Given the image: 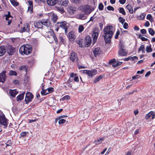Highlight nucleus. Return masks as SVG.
Here are the masks:
<instances>
[{
    "mask_svg": "<svg viewBox=\"0 0 155 155\" xmlns=\"http://www.w3.org/2000/svg\"><path fill=\"white\" fill-rule=\"evenodd\" d=\"M77 75L76 74H74L73 73H72L70 74V77L71 78H73L74 77H75Z\"/></svg>",
    "mask_w": 155,
    "mask_h": 155,
    "instance_id": "680f3d73",
    "label": "nucleus"
},
{
    "mask_svg": "<svg viewBox=\"0 0 155 155\" xmlns=\"http://www.w3.org/2000/svg\"><path fill=\"white\" fill-rule=\"evenodd\" d=\"M58 123L59 124H62L65 122V120L64 119H61L59 120Z\"/></svg>",
    "mask_w": 155,
    "mask_h": 155,
    "instance_id": "09e8293b",
    "label": "nucleus"
},
{
    "mask_svg": "<svg viewBox=\"0 0 155 155\" xmlns=\"http://www.w3.org/2000/svg\"><path fill=\"white\" fill-rule=\"evenodd\" d=\"M19 70L20 71H23L26 72L27 70V67L26 66L23 65L21 66Z\"/></svg>",
    "mask_w": 155,
    "mask_h": 155,
    "instance_id": "ea45409f",
    "label": "nucleus"
},
{
    "mask_svg": "<svg viewBox=\"0 0 155 155\" xmlns=\"http://www.w3.org/2000/svg\"><path fill=\"white\" fill-rule=\"evenodd\" d=\"M122 63V62H118L117 63L115 64H113L112 66L114 68L115 67H117L118 66H119Z\"/></svg>",
    "mask_w": 155,
    "mask_h": 155,
    "instance_id": "c03bdc74",
    "label": "nucleus"
},
{
    "mask_svg": "<svg viewBox=\"0 0 155 155\" xmlns=\"http://www.w3.org/2000/svg\"><path fill=\"white\" fill-rule=\"evenodd\" d=\"M113 28L112 26H108L104 29V35L103 36L107 44H109L111 42L110 39L113 35Z\"/></svg>",
    "mask_w": 155,
    "mask_h": 155,
    "instance_id": "f257e3e1",
    "label": "nucleus"
},
{
    "mask_svg": "<svg viewBox=\"0 0 155 155\" xmlns=\"http://www.w3.org/2000/svg\"><path fill=\"white\" fill-rule=\"evenodd\" d=\"M153 114V111H151L149 112L148 114H147L145 117V118L146 119H148L149 118L152 114Z\"/></svg>",
    "mask_w": 155,
    "mask_h": 155,
    "instance_id": "de8ad7c7",
    "label": "nucleus"
},
{
    "mask_svg": "<svg viewBox=\"0 0 155 155\" xmlns=\"http://www.w3.org/2000/svg\"><path fill=\"white\" fill-rule=\"evenodd\" d=\"M47 91H48V92H49V93H52L54 91V88L52 87H50L47 89Z\"/></svg>",
    "mask_w": 155,
    "mask_h": 155,
    "instance_id": "5fc2aeb1",
    "label": "nucleus"
},
{
    "mask_svg": "<svg viewBox=\"0 0 155 155\" xmlns=\"http://www.w3.org/2000/svg\"><path fill=\"white\" fill-rule=\"evenodd\" d=\"M99 9L100 10H102L104 8V5L102 3H100L99 4L98 6Z\"/></svg>",
    "mask_w": 155,
    "mask_h": 155,
    "instance_id": "3c124183",
    "label": "nucleus"
},
{
    "mask_svg": "<svg viewBox=\"0 0 155 155\" xmlns=\"http://www.w3.org/2000/svg\"><path fill=\"white\" fill-rule=\"evenodd\" d=\"M29 134L28 132H22L20 134V136L22 137H24Z\"/></svg>",
    "mask_w": 155,
    "mask_h": 155,
    "instance_id": "37998d69",
    "label": "nucleus"
},
{
    "mask_svg": "<svg viewBox=\"0 0 155 155\" xmlns=\"http://www.w3.org/2000/svg\"><path fill=\"white\" fill-rule=\"evenodd\" d=\"M123 27L125 29H127L128 28V24L126 22L124 23L123 25Z\"/></svg>",
    "mask_w": 155,
    "mask_h": 155,
    "instance_id": "13d9d810",
    "label": "nucleus"
},
{
    "mask_svg": "<svg viewBox=\"0 0 155 155\" xmlns=\"http://www.w3.org/2000/svg\"><path fill=\"white\" fill-rule=\"evenodd\" d=\"M119 12L120 13L122 14L123 15H126V12L125 11L124 9V8L122 7H120L119 8Z\"/></svg>",
    "mask_w": 155,
    "mask_h": 155,
    "instance_id": "4c0bfd02",
    "label": "nucleus"
},
{
    "mask_svg": "<svg viewBox=\"0 0 155 155\" xmlns=\"http://www.w3.org/2000/svg\"><path fill=\"white\" fill-rule=\"evenodd\" d=\"M84 27L83 25H80L79 26L78 30L79 33H81L84 30Z\"/></svg>",
    "mask_w": 155,
    "mask_h": 155,
    "instance_id": "58836bf2",
    "label": "nucleus"
},
{
    "mask_svg": "<svg viewBox=\"0 0 155 155\" xmlns=\"http://www.w3.org/2000/svg\"><path fill=\"white\" fill-rule=\"evenodd\" d=\"M93 53L95 57L99 56L102 53V50L99 47H97L93 50Z\"/></svg>",
    "mask_w": 155,
    "mask_h": 155,
    "instance_id": "6e6552de",
    "label": "nucleus"
},
{
    "mask_svg": "<svg viewBox=\"0 0 155 155\" xmlns=\"http://www.w3.org/2000/svg\"><path fill=\"white\" fill-rule=\"evenodd\" d=\"M140 32L143 34H145L147 33V31L145 29H142L140 30Z\"/></svg>",
    "mask_w": 155,
    "mask_h": 155,
    "instance_id": "e2e57ef3",
    "label": "nucleus"
},
{
    "mask_svg": "<svg viewBox=\"0 0 155 155\" xmlns=\"http://www.w3.org/2000/svg\"><path fill=\"white\" fill-rule=\"evenodd\" d=\"M144 45H142L140 47V48L138 49V51H140L142 50H144Z\"/></svg>",
    "mask_w": 155,
    "mask_h": 155,
    "instance_id": "bf43d9fd",
    "label": "nucleus"
},
{
    "mask_svg": "<svg viewBox=\"0 0 155 155\" xmlns=\"http://www.w3.org/2000/svg\"><path fill=\"white\" fill-rule=\"evenodd\" d=\"M98 33L97 32H94L92 35V37L93 38V44L95 43L97 41L98 36Z\"/></svg>",
    "mask_w": 155,
    "mask_h": 155,
    "instance_id": "a211bd4d",
    "label": "nucleus"
},
{
    "mask_svg": "<svg viewBox=\"0 0 155 155\" xmlns=\"http://www.w3.org/2000/svg\"><path fill=\"white\" fill-rule=\"evenodd\" d=\"M68 10L70 12L73 14L76 11V8L75 7L70 6L69 7Z\"/></svg>",
    "mask_w": 155,
    "mask_h": 155,
    "instance_id": "bb28decb",
    "label": "nucleus"
},
{
    "mask_svg": "<svg viewBox=\"0 0 155 155\" xmlns=\"http://www.w3.org/2000/svg\"><path fill=\"white\" fill-rule=\"evenodd\" d=\"M83 73L86 74L89 77H92L97 73V71L96 70H85L83 71Z\"/></svg>",
    "mask_w": 155,
    "mask_h": 155,
    "instance_id": "20e7f679",
    "label": "nucleus"
},
{
    "mask_svg": "<svg viewBox=\"0 0 155 155\" xmlns=\"http://www.w3.org/2000/svg\"><path fill=\"white\" fill-rule=\"evenodd\" d=\"M127 54V53L125 51L124 49H120L119 52V54L121 56H125Z\"/></svg>",
    "mask_w": 155,
    "mask_h": 155,
    "instance_id": "5701e85b",
    "label": "nucleus"
},
{
    "mask_svg": "<svg viewBox=\"0 0 155 155\" xmlns=\"http://www.w3.org/2000/svg\"><path fill=\"white\" fill-rule=\"evenodd\" d=\"M42 25H44L47 27H49L50 25V21L48 19H42L41 20Z\"/></svg>",
    "mask_w": 155,
    "mask_h": 155,
    "instance_id": "f3484780",
    "label": "nucleus"
},
{
    "mask_svg": "<svg viewBox=\"0 0 155 155\" xmlns=\"http://www.w3.org/2000/svg\"><path fill=\"white\" fill-rule=\"evenodd\" d=\"M68 37L70 41L72 42L76 38L74 32L70 31L68 34Z\"/></svg>",
    "mask_w": 155,
    "mask_h": 155,
    "instance_id": "f8f14e48",
    "label": "nucleus"
},
{
    "mask_svg": "<svg viewBox=\"0 0 155 155\" xmlns=\"http://www.w3.org/2000/svg\"><path fill=\"white\" fill-rule=\"evenodd\" d=\"M28 2L29 5V6L28 7V11H30L31 13L33 10V2L31 1H28Z\"/></svg>",
    "mask_w": 155,
    "mask_h": 155,
    "instance_id": "6ab92c4d",
    "label": "nucleus"
},
{
    "mask_svg": "<svg viewBox=\"0 0 155 155\" xmlns=\"http://www.w3.org/2000/svg\"><path fill=\"white\" fill-rule=\"evenodd\" d=\"M126 7L127 9L128 10L129 12L131 14L133 13V8L132 6L129 5H128Z\"/></svg>",
    "mask_w": 155,
    "mask_h": 155,
    "instance_id": "2f4dec72",
    "label": "nucleus"
},
{
    "mask_svg": "<svg viewBox=\"0 0 155 155\" xmlns=\"http://www.w3.org/2000/svg\"><path fill=\"white\" fill-rule=\"evenodd\" d=\"M32 51V48L31 45L28 44L21 46L19 49L20 53L22 55H28L30 54Z\"/></svg>",
    "mask_w": 155,
    "mask_h": 155,
    "instance_id": "f03ea898",
    "label": "nucleus"
},
{
    "mask_svg": "<svg viewBox=\"0 0 155 155\" xmlns=\"http://www.w3.org/2000/svg\"><path fill=\"white\" fill-rule=\"evenodd\" d=\"M146 50L147 53L151 52L152 51L153 49L151 48V45L147 46L146 47Z\"/></svg>",
    "mask_w": 155,
    "mask_h": 155,
    "instance_id": "f704fd0d",
    "label": "nucleus"
},
{
    "mask_svg": "<svg viewBox=\"0 0 155 155\" xmlns=\"http://www.w3.org/2000/svg\"><path fill=\"white\" fill-rule=\"evenodd\" d=\"M107 10L109 11H114V8L112 6H109L107 7Z\"/></svg>",
    "mask_w": 155,
    "mask_h": 155,
    "instance_id": "6e6d98bb",
    "label": "nucleus"
},
{
    "mask_svg": "<svg viewBox=\"0 0 155 155\" xmlns=\"http://www.w3.org/2000/svg\"><path fill=\"white\" fill-rule=\"evenodd\" d=\"M91 38L89 36H87L85 38V39L84 41L85 44L86 45L85 46H89L91 45Z\"/></svg>",
    "mask_w": 155,
    "mask_h": 155,
    "instance_id": "4468645a",
    "label": "nucleus"
},
{
    "mask_svg": "<svg viewBox=\"0 0 155 155\" xmlns=\"http://www.w3.org/2000/svg\"><path fill=\"white\" fill-rule=\"evenodd\" d=\"M9 75L11 76L15 75L16 76L17 73L15 71H10L9 72Z\"/></svg>",
    "mask_w": 155,
    "mask_h": 155,
    "instance_id": "a19ab883",
    "label": "nucleus"
},
{
    "mask_svg": "<svg viewBox=\"0 0 155 155\" xmlns=\"http://www.w3.org/2000/svg\"><path fill=\"white\" fill-rule=\"evenodd\" d=\"M47 91V89H45L44 88V86H42V91H41V95H45L47 94H49V92H46V91Z\"/></svg>",
    "mask_w": 155,
    "mask_h": 155,
    "instance_id": "7c9ffc66",
    "label": "nucleus"
},
{
    "mask_svg": "<svg viewBox=\"0 0 155 155\" xmlns=\"http://www.w3.org/2000/svg\"><path fill=\"white\" fill-rule=\"evenodd\" d=\"M68 0H61V4L65 6H67L68 4Z\"/></svg>",
    "mask_w": 155,
    "mask_h": 155,
    "instance_id": "c85d7f7f",
    "label": "nucleus"
},
{
    "mask_svg": "<svg viewBox=\"0 0 155 155\" xmlns=\"http://www.w3.org/2000/svg\"><path fill=\"white\" fill-rule=\"evenodd\" d=\"M34 26L35 27L39 28H42L43 25L41 21H37L34 23Z\"/></svg>",
    "mask_w": 155,
    "mask_h": 155,
    "instance_id": "412c9836",
    "label": "nucleus"
},
{
    "mask_svg": "<svg viewBox=\"0 0 155 155\" xmlns=\"http://www.w3.org/2000/svg\"><path fill=\"white\" fill-rule=\"evenodd\" d=\"M152 17V15L150 14H149L147 15L146 18L147 19L149 20Z\"/></svg>",
    "mask_w": 155,
    "mask_h": 155,
    "instance_id": "0e129e2a",
    "label": "nucleus"
},
{
    "mask_svg": "<svg viewBox=\"0 0 155 155\" xmlns=\"http://www.w3.org/2000/svg\"><path fill=\"white\" fill-rule=\"evenodd\" d=\"M11 2L12 5L15 6H18L19 4V3L15 2V0Z\"/></svg>",
    "mask_w": 155,
    "mask_h": 155,
    "instance_id": "8fccbe9b",
    "label": "nucleus"
},
{
    "mask_svg": "<svg viewBox=\"0 0 155 155\" xmlns=\"http://www.w3.org/2000/svg\"><path fill=\"white\" fill-rule=\"evenodd\" d=\"M58 0H46L47 4L51 6H54L58 2Z\"/></svg>",
    "mask_w": 155,
    "mask_h": 155,
    "instance_id": "2eb2a0df",
    "label": "nucleus"
},
{
    "mask_svg": "<svg viewBox=\"0 0 155 155\" xmlns=\"http://www.w3.org/2000/svg\"><path fill=\"white\" fill-rule=\"evenodd\" d=\"M104 140V139L102 138H100L99 139H98L97 140H95L94 141V143L97 145L101 143L102 142V141Z\"/></svg>",
    "mask_w": 155,
    "mask_h": 155,
    "instance_id": "72a5a7b5",
    "label": "nucleus"
},
{
    "mask_svg": "<svg viewBox=\"0 0 155 155\" xmlns=\"http://www.w3.org/2000/svg\"><path fill=\"white\" fill-rule=\"evenodd\" d=\"M145 16L146 14L143 13L140 16H138L137 18L139 20H143L144 19Z\"/></svg>",
    "mask_w": 155,
    "mask_h": 155,
    "instance_id": "c9c22d12",
    "label": "nucleus"
},
{
    "mask_svg": "<svg viewBox=\"0 0 155 155\" xmlns=\"http://www.w3.org/2000/svg\"><path fill=\"white\" fill-rule=\"evenodd\" d=\"M72 2L76 4L79 3L81 0H71Z\"/></svg>",
    "mask_w": 155,
    "mask_h": 155,
    "instance_id": "69168bd1",
    "label": "nucleus"
},
{
    "mask_svg": "<svg viewBox=\"0 0 155 155\" xmlns=\"http://www.w3.org/2000/svg\"><path fill=\"white\" fill-rule=\"evenodd\" d=\"M103 77V76L102 75H100L98 77L95 78L94 81V83H96L97 82H98L100 80H101V78H102Z\"/></svg>",
    "mask_w": 155,
    "mask_h": 155,
    "instance_id": "e433bc0d",
    "label": "nucleus"
},
{
    "mask_svg": "<svg viewBox=\"0 0 155 155\" xmlns=\"http://www.w3.org/2000/svg\"><path fill=\"white\" fill-rule=\"evenodd\" d=\"M7 52L10 55H12L14 53L15 49L10 45H8L6 47Z\"/></svg>",
    "mask_w": 155,
    "mask_h": 155,
    "instance_id": "1a4fd4ad",
    "label": "nucleus"
},
{
    "mask_svg": "<svg viewBox=\"0 0 155 155\" xmlns=\"http://www.w3.org/2000/svg\"><path fill=\"white\" fill-rule=\"evenodd\" d=\"M9 94L12 97H15L16 95L18 93V92L16 90L10 89L9 91Z\"/></svg>",
    "mask_w": 155,
    "mask_h": 155,
    "instance_id": "dca6fc26",
    "label": "nucleus"
},
{
    "mask_svg": "<svg viewBox=\"0 0 155 155\" xmlns=\"http://www.w3.org/2000/svg\"><path fill=\"white\" fill-rule=\"evenodd\" d=\"M149 34L152 36H153L155 34V31L151 28H149L148 30Z\"/></svg>",
    "mask_w": 155,
    "mask_h": 155,
    "instance_id": "79ce46f5",
    "label": "nucleus"
},
{
    "mask_svg": "<svg viewBox=\"0 0 155 155\" xmlns=\"http://www.w3.org/2000/svg\"><path fill=\"white\" fill-rule=\"evenodd\" d=\"M8 120L4 115L0 116V123L4 125L5 127H6L8 125Z\"/></svg>",
    "mask_w": 155,
    "mask_h": 155,
    "instance_id": "0eeeda50",
    "label": "nucleus"
},
{
    "mask_svg": "<svg viewBox=\"0 0 155 155\" xmlns=\"http://www.w3.org/2000/svg\"><path fill=\"white\" fill-rule=\"evenodd\" d=\"M73 81V79L71 78H70L68 80L67 82H66V83L68 84H69L70 83L72 82Z\"/></svg>",
    "mask_w": 155,
    "mask_h": 155,
    "instance_id": "052dcab7",
    "label": "nucleus"
},
{
    "mask_svg": "<svg viewBox=\"0 0 155 155\" xmlns=\"http://www.w3.org/2000/svg\"><path fill=\"white\" fill-rule=\"evenodd\" d=\"M6 146H11L12 144V141L11 140H9L5 143Z\"/></svg>",
    "mask_w": 155,
    "mask_h": 155,
    "instance_id": "603ef678",
    "label": "nucleus"
},
{
    "mask_svg": "<svg viewBox=\"0 0 155 155\" xmlns=\"http://www.w3.org/2000/svg\"><path fill=\"white\" fill-rule=\"evenodd\" d=\"M82 41L83 40L81 38H79L76 41V43L79 45V46L81 47H84V46L82 45Z\"/></svg>",
    "mask_w": 155,
    "mask_h": 155,
    "instance_id": "473e14b6",
    "label": "nucleus"
},
{
    "mask_svg": "<svg viewBox=\"0 0 155 155\" xmlns=\"http://www.w3.org/2000/svg\"><path fill=\"white\" fill-rule=\"evenodd\" d=\"M30 30V26L29 25L28 23H26L24 24L23 27L21 28V32H29Z\"/></svg>",
    "mask_w": 155,
    "mask_h": 155,
    "instance_id": "9b49d317",
    "label": "nucleus"
},
{
    "mask_svg": "<svg viewBox=\"0 0 155 155\" xmlns=\"http://www.w3.org/2000/svg\"><path fill=\"white\" fill-rule=\"evenodd\" d=\"M80 10L85 12L87 15H89L94 10V7L87 4H84L81 5L79 7Z\"/></svg>",
    "mask_w": 155,
    "mask_h": 155,
    "instance_id": "7ed1b4c3",
    "label": "nucleus"
},
{
    "mask_svg": "<svg viewBox=\"0 0 155 155\" xmlns=\"http://www.w3.org/2000/svg\"><path fill=\"white\" fill-rule=\"evenodd\" d=\"M70 58L71 61L74 62H77L78 60L77 54L74 52H72L71 54Z\"/></svg>",
    "mask_w": 155,
    "mask_h": 155,
    "instance_id": "9d476101",
    "label": "nucleus"
},
{
    "mask_svg": "<svg viewBox=\"0 0 155 155\" xmlns=\"http://www.w3.org/2000/svg\"><path fill=\"white\" fill-rule=\"evenodd\" d=\"M6 73V71H3L0 74V82L4 83L5 81L6 76L5 73Z\"/></svg>",
    "mask_w": 155,
    "mask_h": 155,
    "instance_id": "ddd939ff",
    "label": "nucleus"
},
{
    "mask_svg": "<svg viewBox=\"0 0 155 155\" xmlns=\"http://www.w3.org/2000/svg\"><path fill=\"white\" fill-rule=\"evenodd\" d=\"M55 10L59 11L62 13H63L64 12V10L63 7H55Z\"/></svg>",
    "mask_w": 155,
    "mask_h": 155,
    "instance_id": "c756f323",
    "label": "nucleus"
},
{
    "mask_svg": "<svg viewBox=\"0 0 155 155\" xmlns=\"http://www.w3.org/2000/svg\"><path fill=\"white\" fill-rule=\"evenodd\" d=\"M13 83L15 84H18L19 83V81L17 80H15L13 81Z\"/></svg>",
    "mask_w": 155,
    "mask_h": 155,
    "instance_id": "338daca9",
    "label": "nucleus"
},
{
    "mask_svg": "<svg viewBox=\"0 0 155 155\" xmlns=\"http://www.w3.org/2000/svg\"><path fill=\"white\" fill-rule=\"evenodd\" d=\"M67 23L66 21H64L61 22H58L56 23L57 26L59 27V28L64 30L65 33L66 34L68 30V27L67 26Z\"/></svg>",
    "mask_w": 155,
    "mask_h": 155,
    "instance_id": "39448f33",
    "label": "nucleus"
},
{
    "mask_svg": "<svg viewBox=\"0 0 155 155\" xmlns=\"http://www.w3.org/2000/svg\"><path fill=\"white\" fill-rule=\"evenodd\" d=\"M70 98V97L68 95H65L62 98V101L67 100L69 99Z\"/></svg>",
    "mask_w": 155,
    "mask_h": 155,
    "instance_id": "49530a36",
    "label": "nucleus"
},
{
    "mask_svg": "<svg viewBox=\"0 0 155 155\" xmlns=\"http://www.w3.org/2000/svg\"><path fill=\"white\" fill-rule=\"evenodd\" d=\"M33 98L32 94L29 92H27L26 94L25 100L26 104H28L31 101V100Z\"/></svg>",
    "mask_w": 155,
    "mask_h": 155,
    "instance_id": "423d86ee",
    "label": "nucleus"
},
{
    "mask_svg": "<svg viewBox=\"0 0 155 155\" xmlns=\"http://www.w3.org/2000/svg\"><path fill=\"white\" fill-rule=\"evenodd\" d=\"M118 20L119 21V22L121 23L122 24H123L125 21V19L121 17H120L118 18Z\"/></svg>",
    "mask_w": 155,
    "mask_h": 155,
    "instance_id": "a18cd8bd",
    "label": "nucleus"
},
{
    "mask_svg": "<svg viewBox=\"0 0 155 155\" xmlns=\"http://www.w3.org/2000/svg\"><path fill=\"white\" fill-rule=\"evenodd\" d=\"M5 19L8 21V25H9L12 22V17L11 15H6Z\"/></svg>",
    "mask_w": 155,
    "mask_h": 155,
    "instance_id": "b1692460",
    "label": "nucleus"
},
{
    "mask_svg": "<svg viewBox=\"0 0 155 155\" xmlns=\"http://www.w3.org/2000/svg\"><path fill=\"white\" fill-rule=\"evenodd\" d=\"M50 38L52 39V40H50L49 39L48 40V41L50 43H51L54 40L55 41V42L56 43H58V40L57 38H56L55 35L51 36Z\"/></svg>",
    "mask_w": 155,
    "mask_h": 155,
    "instance_id": "393cba45",
    "label": "nucleus"
},
{
    "mask_svg": "<svg viewBox=\"0 0 155 155\" xmlns=\"http://www.w3.org/2000/svg\"><path fill=\"white\" fill-rule=\"evenodd\" d=\"M77 18L79 19L85 20L86 19L87 17L85 15L83 14H79L77 16Z\"/></svg>",
    "mask_w": 155,
    "mask_h": 155,
    "instance_id": "a878e982",
    "label": "nucleus"
},
{
    "mask_svg": "<svg viewBox=\"0 0 155 155\" xmlns=\"http://www.w3.org/2000/svg\"><path fill=\"white\" fill-rule=\"evenodd\" d=\"M6 51V50L4 46L0 47V56L3 55Z\"/></svg>",
    "mask_w": 155,
    "mask_h": 155,
    "instance_id": "aec40b11",
    "label": "nucleus"
},
{
    "mask_svg": "<svg viewBox=\"0 0 155 155\" xmlns=\"http://www.w3.org/2000/svg\"><path fill=\"white\" fill-rule=\"evenodd\" d=\"M25 92L21 93V94L18 95L16 97V100L17 101H21L24 98Z\"/></svg>",
    "mask_w": 155,
    "mask_h": 155,
    "instance_id": "4be33fe9",
    "label": "nucleus"
},
{
    "mask_svg": "<svg viewBox=\"0 0 155 155\" xmlns=\"http://www.w3.org/2000/svg\"><path fill=\"white\" fill-rule=\"evenodd\" d=\"M120 34V31L119 30H117L116 33L115 35V39H117L118 38V35Z\"/></svg>",
    "mask_w": 155,
    "mask_h": 155,
    "instance_id": "4d7b16f0",
    "label": "nucleus"
},
{
    "mask_svg": "<svg viewBox=\"0 0 155 155\" xmlns=\"http://www.w3.org/2000/svg\"><path fill=\"white\" fill-rule=\"evenodd\" d=\"M57 19V16L55 14L53 13L51 18V21L53 22V23H55L56 22Z\"/></svg>",
    "mask_w": 155,
    "mask_h": 155,
    "instance_id": "cd10ccee",
    "label": "nucleus"
},
{
    "mask_svg": "<svg viewBox=\"0 0 155 155\" xmlns=\"http://www.w3.org/2000/svg\"><path fill=\"white\" fill-rule=\"evenodd\" d=\"M116 60L115 59H112L110 60L109 62V64H111L112 65L113 64H114L115 63H116L115 62Z\"/></svg>",
    "mask_w": 155,
    "mask_h": 155,
    "instance_id": "864d4df0",
    "label": "nucleus"
},
{
    "mask_svg": "<svg viewBox=\"0 0 155 155\" xmlns=\"http://www.w3.org/2000/svg\"><path fill=\"white\" fill-rule=\"evenodd\" d=\"M126 1V0H119V2L120 3L122 4H124Z\"/></svg>",
    "mask_w": 155,
    "mask_h": 155,
    "instance_id": "774afa93",
    "label": "nucleus"
}]
</instances>
